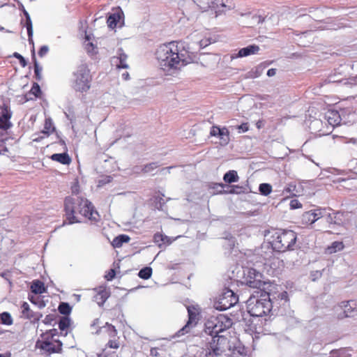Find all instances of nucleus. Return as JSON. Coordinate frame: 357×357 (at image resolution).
I'll use <instances>...</instances> for the list:
<instances>
[{
  "label": "nucleus",
  "mask_w": 357,
  "mask_h": 357,
  "mask_svg": "<svg viewBox=\"0 0 357 357\" xmlns=\"http://www.w3.org/2000/svg\"><path fill=\"white\" fill-rule=\"evenodd\" d=\"M156 56L161 68L170 74L192 61L183 44L174 41L160 45Z\"/></svg>",
  "instance_id": "f257e3e1"
},
{
  "label": "nucleus",
  "mask_w": 357,
  "mask_h": 357,
  "mask_svg": "<svg viewBox=\"0 0 357 357\" xmlns=\"http://www.w3.org/2000/svg\"><path fill=\"white\" fill-rule=\"evenodd\" d=\"M65 220L63 225L80 222L79 215L90 220H97L98 212L88 199L76 196L66 197L63 202Z\"/></svg>",
  "instance_id": "f03ea898"
},
{
  "label": "nucleus",
  "mask_w": 357,
  "mask_h": 357,
  "mask_svg": "<svg viewBox=\"0 0 357 357\" xmlns=\"http://www.w3.org/2000/svg\"><path fill=\"white\" fill-rule=\"evenodd\" d=\"M269 243L273 250L284 252L294 250L297 241L296 232L289 229H271L267 231Z\"/></svg>",
  "instance_id": "7ed1b4c3"
},
{
  "label": "nucleus",
  "mask_w": 357,
  "mask_h": 357,
  "mask_svg": "<svg viewBox=\"0 0 357 357\" xmlns=\"http://www.w3.org/2000/svg\"><path fill=\"white\" fill-rule=\"evenodd\" d=\"M271 294L263 292L260 296H252L247 301L248 313L252 317H263L268 314L272 309Z\"/></svg>",
  "instance_id": "20e7f679"
},
{
  "label": "nucleus",
  "mask_w": 357,
  "mask_h": 357,
  "mask_svg": "<svg viewBox=\"0 0 357 357\" xmlns=\"http://www.w3.org/2000/svg\"><path fill=\"white\" fill-rule=\"evenodd\" d=\"M230 347L229 339L224 335H214L206 338V344L202 351L210 357L221 356Z\"/></svg>",
  "instance_id": "39448f33"
},
{
  "label": "nucleus",
  "mask_w": 357,
  "mask_h": 357,
  "mask_svg": "<svg viewBox=\"0 0 357 357\" xmlns=\"http://www.w3.org/2000/svg\"><path fill=\"white\" fill-rule=\"evenodd\" d=\"M56 335V329L45 332L41 335V339L36 342L37 347L48 355L60 353L62 350L63 344L59 340L54 338Z\"/></svg>",
  "instance_id": "423d86ee"
},
{
  "label": "nucleus",
  "mask_w": 357,
  "mask_h": 357,
  "mask_svg": "<svg viewBox=\"0 0 357 357\" xmlns=\"http://www.w3.org/2000/svg\"><path fill=\"white\" fill-rule=\"evenodd\" d=\"M231 325L232 320L226 315L212 316L205 324L204 332L210 336L219 335V333L228 329Z\"/></svg>",
  "instance_id": "0eeeda50"
},
{
  "label": "nucleus",
  "mask_w": 357,
  "mask_h": 357,
  "mask_svg": "<svg viewBox=\"0 0 357 357\" xmlns=\"http://www.w3.org/2000/svg\"><path fill=\"white\" fill-rule=\"evenodd\" d=\"M74 89L77 91L82 93L88 91L92 81V76L88 66L86 63H82L78 66L76 71L74 73Z\"/></svg>",
  "instance_id": "6e6552de"
},
{
  "label": "nucleus",
  "mask_w": 357,
  "mask_h": 357,
  "mask_svg": "<svg viewBox=\"0 0 357 357\" xmlns=\"http://www.w3.org/2000/svg\"><path fill=\"white\" fill-rule=\"evenodd\" d=\"M238 301V297L233 291L225 289L215 303L214 307L218 310L224 311L234 306Z\"/></svg>",
  "instance_id": "1a4fd4ad"
},
{
  "label": "nucleus",
  "mask_w": 357,
  "mask_h": 357,
  "mask_svg": "<svg viewBox=\"0 0 357 357\" xmlns=\"http://www.w3.org/2000/svg\"><path fill=\"white\" fill-rule=\"evenodd\" d=\"M188 320L185 325L177 332L178 336L184 335L195 328L200 319L201 310L198 306L190 305L187 307Z\"/></svg>",
  "instance_id": "9d476101"
},
{
  "label": "nucleus",
  "mask_w": 357,
  "mask_h": 357,
  "mask_svg": "<svg viewBox=\"0 0 357 357\" xmlns=\"http://www.w3.org/2000/svg\"><path fill=\"white\" fill-rule=\"evenodd\" d=\"M337 319L353 317L357 314V303L356 301H342L335 307Z\"/></svg>",
  "instance_id": "9b49d317"
},
{
  "label": "nucleus",
  "mask_w": 357,
  "mask_h": 357,
  "mask_svg": "<svg viewBox=\"0 0 357 357\" xmlns=\"http://www.w3.org/2000/svg\"><path fill=\"white\" fill-rule=\"evenodd\" d=\"M206 3L208 4L209 8L214 10L216 16L233 8V3L228 0H206Z\"/></svg>",
  "instance_id": "f8f14e48"
},
{
  "label": "nucleus",
  "mask_w": 357,
  "mask_h": 357,
  "mask_svg": "<svg viewBox=\"0 0 357 357\" xmlns=\"http://www.w3.org/2000/svg\"><path fill=\"white\" fill-rule=\"evenodd\" d=\"M261 275L254 268H248L247 273L245 275V284L254 289H259L262 285L261 280Z\"/></svg>",
  "instance_id": "ddd939ff"
},
{
  "label": "nucleus",
  "mask_w": 357,
  "mask_h": 357,
  "mask_svg": "<svg viewBox=\"0 0 357 357\" xmlns=\"http://www.w3.org/2000/svg\"><path fill=\"white\" fill-rule=\"evenodd\" d=\"M21 317L24 319L30 320L33 323H36L42 317V314L33 312L28 303L23 302L21 305Z\"/></svg>",
  "instance_id": "4468645a"
},
{
  "label": "nucleus",
  "mask_w": 357,
  "mask_h": 357,
  "mask_svg": "<svg viewBox=\"0 0 357 357\" xmlns=\"http://www.w3.org/2000/svg\"><path fill=\"white\" fill-rule=\"evenodd\" d=\"M94 291L96 293L94 296V301L99 306H102L110 296L109 289L105 285H102L95 288Z\"/></svg>",
  "instance_id": "2eb2a0df"
},
{
  "label": "nucleus",
  "mask_w": 357,
  "mask_h": 357,
  "mask_svg": "<svg viewBox=\"0 0 357 357\" xmlns=\"http://www.w3.org/2000/svg\"><path fill=\"white\" fill-rule=\"evenodd\" d=\"M12 116L10 110L7 107H3L0 113V129L7 130L12 126L10 121Z\"/></svg>",
  "instance_id": "dca6fc26"
},
{
  "label": "nucleus",
  "mask_w": 357,
  "mask_h": 357,
  "mask_svg": "<svg viewBox=\"0 0 357 357\" xmlns=\"http://www.w3.org/2000/svg\"><path fill=\"white\" fill-rule=\"evenodd\" d=\"M112 340H109L108 342L107 343L105 348L103 349L98 355V357H116L115 352L109 353V351L107 350V348H111V349H117L119 348V337L116 336V337H112Z\"/></svg>",
  "instance_id": "f3484780"
},
{
  "label": "nucleus",
  "mask_w": 357,
  "mask_h": 357,
  "mask_svg": "<svg viewBox=\"0 0 357 357\" xmlns=\"http://www.w3.org/2000/svg\"><path fill=\"white\" fill-rule=\"evenodd\" d=\"M117 54L118 56L112 58L111 62L112 65L115 66L117 68H128V65L126 63L128 56L121 48L118 50Z\"/></svg>",
  "instance_id": "a211bd4d"
},
{
  "label": "nucleus",
  "mask_w": 357,
  "mask_h": 357,
  "mask_svg": "<svg viewBox=\"0 0 357 357\" xmlns=\"http://www.w3.org/2000/svg\"><path fill=\"white\" fill-rule=\"evenodd\" d=\"M322 217L320 210H312L304 213L302 220L307 225H312Z\"/></svg>",
  "instance_id": "6ab92c4d"
},
{
  "label": "nucleus",
  "mask_w": 357,
  "mask_h": 357,
  "mask_svg": "<svg viewBox=\"0 0 357 357\" xmlns=\"http://www.w3.org/2000/svg\"><path fill=\"white\" fill-rule=\"evenodd\" d=\"M259 50L260 48L258 45H250L246 47H243L239 50L236 56H233V58L245 57L252 54H255L259 52Z\"/></svg>",
  "instance_id": "aec40b11"
},
{
  "label": "nucleus",
  "mask_w": 357,
  "mask_h": 357,
  "mask_svg": "<svg viewBox=\"0 0 357 357\" xmlns=\"http://www.w3.org/2000/svg\"><path fill=\"white\" fill-rule=\"evenodd\" d=\"M174 241V239H172V238L159 232L153 235V241L158 244L159 248H162L164 245H169Z\"/></svg>",
  "instance_id": "412c9836"
},
{
  "label": "nucleus",
  "mask_w": 357,
  "mask_h": 357,
  "mask_svg": "<svg viewBox=\"0 0 357 357\" xmlns=\"http://www.w3.org/2000/svg\"><path fill=\"white\" fill-rule=\"evenodd\" d=\"M326 119L328 123L333 127L339 126L341 123V117L339 112L336 110L328 111L326 114Z\"/></svg>",
  "instance_id": "4be33fe9"
},
{
  "label": "nucleus",
  "mask_w": 357,
  "mask_h": 357,
  "mask_svg": "<svg viewBox=\"0 0 357 357\" xmlns=\"http://www.w3.org/2000/svg\"><path fill=\"white\" fill-rule=\"evenodd\" d=\"M50 159L53 161L66 165H70L72 161L71 158L67 153L52 154L50 156Z\"/></svg>",
  "instance_id": "5701e85b"
},
{
  "label": "nucleus",
  "mask_w": 357,
  "mask_h": 357,
  "mask_svg": "<svg viewBox=\"0 0 357 357\" xmlns=\"http://www.w3.org/2000/svg\"><path fill=\"white\" fill-rule=\"evenodd\" d=\"M344 248V245L342 241H334L331 245H328L326 250L325 253L327 255H332L337 252L341 251Z\"/></svg>",
  "instance_id": "b1692460"
},
{
  "label": "nucleus",
  "mask_w": 357,
  "mask_h": 357,
  "mask_svg": "<svg viewBox=\"0 0 357 357\" xmlns=\"http://www.w3.org/2000/svg\"><path fill=\"white\" fill-rule=\"evenodd\" d=\"M31 56L34 65V74L36 79L38 81H40L42 79V67L39 66L36 60L34 47H33L31 50Z\"/></svg>",
  "instance_id": "393cba45"
},
{
  "label": "nucleus",
  "mask_w": 357,
  "mask_h": 357,
  "mask_svg": "<svg viewBox=\"0 0 357 357\" xmlns=\"http://www.w3.org/2000/svg\"><path fill=\"white\" fill-rule=\"evenodd\" d=\"M31 291L36 294H41L46 291V288L43 282L38 280H33L31 286Z\"/></svg>",
  "instance_id": "a878e982"
},
{
  "label": "nucleus",
  "mask_w": 357,
  "mask_h": 357,
  "mask_svg": "<svg viewBox=\"0 0 357 357\" xmlns=\"http://www.w3.org/2000/svg\"><path fill=\"white\" fill-rule=\"evenodd\" d=\"M130 240V238L128 235L120 234L113 239L112 245L114 248H121L123 243H128Z\"/></svg>",
  "instance_id": "bb28decb"
},
{
  "label": "nucleus",
  "mask_w": 357,
  "mask_h": 357,
  "mask_svg": "<svg viewBox=\"0 0 357 357\" xmlns=\"http://www.w3.org/2000/svg\"><path fill=\"white\" fill-rule=\"evenodd\" d=\"M55 131L53 122L50 118H47L45 120L44 128L42 130V133L46 137H48Z\"/></svg>",
  "instance_id": "cd10ccee"
},
{
  "label": "nucleus",
  "mask_w": 357,
  "mask_h": 357,
  "mask_svg": "<svg viewBox=\"0 0 357 357\" xmlns=\"http://www.w3.org/2000/svg\"><path fill=\"white\" fill-rule=\"evenodd\" d=\"M238 178L239 177L237 174L236 171L235 170H229L226 174H225L223 176L224 181L227 183L237 182L238 181Z\"/></svg>",
  "instance_id": "c85d7f7f"
},
{
  "label": "nucleus",
  "mask_w": 357,
  "mask_h": 357,
  "mask_svg": "<svg viewBox=\"0 0 357 357\" xmlns=\"http://www.w3.org/2000/svg\"><path fill=\"white\" fill-rule=\"evenodd\" d=\"M120 20L119 13H113L110 15L107 20V25L111 29H114L116 27L117 24Z\"/></svg>",
  "instance_id": "c756f323"
},
{
  "label": "nucleus",
  "mask_w": 357,
  "mask_h": 357,
  "mask_svg": "<svg viewBox=\"0 0 357 357\" xmlns=\"http://www.w3.org/2000/svg\"><path fill=\"white\" fill-rule=\"evenodd\" d=\"M220 138V144L221 145H227L229 142V130L224 127L220 129V132L218 135Z\"/></svg>",
  "instance_id": "7c9ffc66"
},
{
  "label": "nucleus",
  "mask_w": 357,
  "mask_h": 357,
  "mask_svg": "<svg viewBox=\"0 0 357 357\" xmlns=\"http://www.w3.org/2000/svg\"><path fill=\"white\" fill-rule=\"evenodd\" d=\"M24 26H26L27 29L29 42L33 43V26L31 17H27V19L25 20Z\"/></svg>",
  "instance_id": "2f4dec72"
},
{
  "label": "nucleus",
  "mask_w": 357,
  "mask_h": 357,
  "mask_svg": "<svg viewBox=\"0 0 357 357\" xmlns=\"http://www.w3.org/2000/svg\"><path fill=\"white\" fill-rule=\"evenodd\" d=\"M58 310L61 314H63L65 315V317H67L70 314L72 311V307L68 303L62 302L59 304L58 307Z\"/></svg>",
  "instance_id": "473e14b6"
},
{
  "label": "nucleus",
  "mask_w": 357,
  "mask_h": 357,
  "mask_svg": "<svg viewBox=\"0 0 357 357\" xmlns=\"http://www.w3.org/2000/svg\"><path fill=\"white\" fill-rule=\"evenodd\" d=\"M152 273V268L151 267L146 266L139 271L138 276L142 279L148 280L151 277Z\"/></svg>",
  "instance_id": "72a5a7b5"
},
{
  "label": "nucleus",
  "mask_w": 357,
  "mask_h": 357,
  "mask_svg": "<svg viewBox=\"0 0 357 357\" xmlns=\"http://www.w3.org/2000/svg\"><path fill=\"white\" fill-rule=\"evenodd\" d=\"M1 323L4 325L10 326L13 320L10 313L4 312L0 314Z\"/></svg>",
  "instance_id": "f704fd0d"
},
{
  "label": "nucleus",
  "mask_w": 357,
  "mask_h": 357,
  "mask_svg": "<svg viewBox=\"0 0 357 357\" xmlns=\"http://www.w3.org/2000/svg\"><path fill=\"white\" fill-rule=\"evenodd\" d=\"M70 325V320L68 317H63L60 319L59 322V328L61 331L67 330Z\"/></svg>",
  "instance_id": "c9c22d12"
},
{
  "label": "nucleus",
  "mask_w": 357,
  "mask_h": 357,
  "mask_svg": "<svg viewBox=\"0 0 357 357\" xmlns=\"http://www.w3.org/2000/svg\"><path fill=\"white\" fill-rule=\"evenodd\" d=\"M160 165L157 162H151V163L145 165L143 167L142 172L144 174L151 173L153 171H154L155 169H156Z\"/></svg>",
  "instance_id": "e433bc0d"
},
{
  "label": "nucleus",
  "mask_w": 357,
  "mask_h": 357,
  "mask_svg": "<svg viewBox=\"0 0 357 357\" xmlns=\"http://www.w3.org/2000/svg\"><path fill=\"white\" fill-rule=\"evenodd\" d=\"M259 191L264 195H268L272 191V186L268 183H261L259 185Z\"/></svg>",
  "instance_id": "4c0bfd02"
},
{
  "label": "nucleus",
  "mask_w": 357,
  "mask_h": 357,
  "mask_svg": "<svg viewBox=\"0 0 357 357\" xmlns=\"http://www.w3.org/2000/svg\"><path fill=\"white\" fill-rule=\"evenodd\" d=\"M29 94L33 95L35 98H38L40 96V87L37 83H33L31 90L29 91Z\"/></svg>",
  "instance_id": "58836bf2"
},
{
  "label": "nucleus",
  "mask_w": 357,
  "mask_h": 357,
  "mask_svg": "<svg viewBox=\"0 0 357 357\" xmlns=\"http://www.w3.org/2000/svg\"><path fill=\"white\" fill-rule=\"evenodd\" d=\"M273 299H279L280 301H284L285 303L289 301V295L286 291H283L278 294L277 296L275 295H272Z\"/></svg>",
  "instance_id": "ea45409f"
},
{
  "label": "nucleus",
  "mask_w": 357,
  "mask_h": 357,
  "mask_svg": "<svg viewBox=\"0 0 357 357\" xmlns=\"http://www.w3.org/2000/svg\"><path fill=\"white\" fill-rule=\"evenodd\" d=\"M106 326H107L109 337H116L117 331H116L115 326L112 324H109L108 323L106 324Z\"/></svg>",
  "instance_id": "a19ab883"
},
{
  "label": "nucleus",
  "mask_w": 357,
  "mask_h": 357,
  "mask_svg": "<svg viewBox=\"0 0 357 357\" xmlns=\"http://www.w3.org/2000/svg\"><path fill=\"white\" fill-rule=\"evenodd\" d=\"M112 177L111 176H106L104 178H102V179H100L98 181V186L102 187L107 183H109L110 182H112Z\"/></svg>",
  "instance_id": "79ce46f5"
},
{
  "label": "nucleus",
  "mask_w": 357,
  "mask_h": 357,
  "mask_svg": "<svg viewBox=\"0 0 357 357\" xmlns=\"http://www.w3.org/2000/svg\"><path fill=\"white\" fill-rule=\"evenodd\" d=\"M115 275H116L115 270L113 268H111L105 274V278L108 281H111L115 278Z\"/></svg>",
  "instance_id": "37998d69"
},
{
  "label": "nucleus",
  "mask_w": 357,
  "mask_h": 357,
  "mask_svg": "<svg viewBox=\"0 0 357 357\" xmlns=\"http://www.w3.org/2000/svg\"><path fill=\"white\" fill-rule=\"evenodd\" d=\"M296 185L294 183H289L284 189V192L287 193H292L295 191Z\"/></svg>",
  "instance_id": "c03bdc74"
},
{
  "label": "nucleus",
  "mask_w": 357,
  "mask_h": 357,
  "mask_svg": "<svg viewBox=\"0 0 357 357\" xmlns=\"http://www.w3.org/2000/svg\"><path fill=\"white\" fill-rule=\"evenodd\" d=\"M14 56L19 60L20 63L22 67H24L26 66V61L25 59L21 54L15 52V53H14Z\"/></svg>",
  "instance_id": "a18cd8bd"
},
{
  "label": "nucleus",
  "mask_w": 357,
  "mask_h": 357,
  "mask_svg": "<svg viewBox=\"0 0 357 357\" xmlns=\"http://www.w3.org/2000/svg\"><path fill=\"white\" fill-rule=\"evenodd\" d=\"M237 129L238 130V132H247L249 130V125L248 123H243L237 126Z\"/></svg>",
  "instance_id": "49530a36"
},
{
  "label": "nucleus",
  "mask_w": 357,
  "mask_h": 357,
  "mask_svg": "<svg viewBox=\"0 0 357 357\" xmlns=\"http://www.w3.org/2000/svg\"><path fill=\"white\" fill-rule=\"evenodd\" d=\"M48 52H49V47L47 45H43L40 48L38 54L39 56L43 57L45 55H46Z\"/></svg>",
  "instance_id": "de8ad7c7"
},
{
  "label": "nucleus",
  "mask_w": 357,
  "mask_h": 357,
  "mask_svg": "<svg viewBox=\"0 0 357 357\" xmlns=\"http://www.w3.org/2000/svg\"><path fill=\"white\" fill-rule=\"evenodd\" d=\"M220 129L221 128L218 126H213L211 129L210 135L214 137L218 136L220 132Z\"/></svg>",
  "instance_id": "09e8293b"
},
{
  "label": "nucleus",
  "mask_w": 357,
  "mask_h": 357,
  "mask_svg": "<svg viewBox=\"0 0 357 357\" xmlns=\"http://www.w3.org/2000/svg\"><path fill=\"white\" fill-rule=\"evenodd\" d=\"M236 189L241 190L242 187H241V186H239L238 185H231V190L228 192V193H229V194L238 193L239 192L237 191Z\"/></svg>",
  "instance_id": "8fccbe9b"
},
{
  "label": "nucleus",
  "mask_w": 357,
  "mask_h": 357,
  "mask_svg": "<svg viewBox=\"0 0 357 357\" xmlns=\"http://www.w3.org/2000/svg\"><path fill=\"white\" fill-rule=\"evenodd\" d=\"M150 354L152 356H159L158 349L156 347L151 348L150 350Z\"/></svg>",
  "instance_id": "3c124183"
},
{
  "label": "nucleus",
  "mask_w": 357,
  "mask_h": 357,
  "mask_svg": "<svg viewBox=\"0 0 357 357\" xmlns=\"http://www.w3.org/2000/svg\"><path fill=\"white\" fill-rule=\"evenodd\" d=\"M211 43L210 41H208V40H201L199 41V44H200V46L201 47H206L207 45H208L209 44Z\"/></svg>",
  "instance_id": "603ef678"
},
{
  "label": "nucleus",
  "mask_w": 357,
  "mask_h": 357,
  "mask_svg": "<svg viewBox=\"0 0 357 357\" xmlns=\"http://www.w3.org/2000/svg\"><path fill=\"white\" fill-rule=\"evenodd\" d=\"M276 74V69L271 68L267 71V75L268 77L274 76Z\"/></svg>",
  "instance_id": "864d4df0"
},
{
  "label": "nucleus",
  "mask_w": 357,
  "mask_h": 357,
  "mask_svg": "<svg viewBox=\"0 0 357 357\" xmlns=\"http://www.w3.org/2000/svg\"><path fill=\"white\" fill-rule=\"evenodd\" d=\"M52 320V317H51V315H47L45 317V319L44 320V323L45 324H48V323H50V321Z\"/></svg>",
  "instance_id": "5fc2aeb1"
},
{
  "label": "nucleus",
  "mask_w": 357,
  "mask_h": 357,
  "mask_svg": "<svg viewBox=\"0 0 357 357\" xmlns=\"http://www.w3.org/2000/svg\"><path fill=\"white\" fill-rule=\"evenodd\" d=\"M122 77L125 80H128L129 79V73L128 72H126L122 74Z\"/></svg>",
  "instance_id": "6e6d98bb"
},
{
  "label": "nucleus",
  "mask_w": 357,
  "mask_h": 357,
  "mask_svg": "<svg viewBox=\"0 0 357 357\" xmlns=\"http://www.w3.org/2000/svg\"><path fill=\"white\" fill-rule=\"evenodd\" d=\"M86 48H87L88 52H90V48H91V49L94 48L93 44L92 43H88Z\"/></svg>",
  "instance_id": "4d7b16f0"
},
{
  "label": "nucleus",
  "mask_w": 357,
  "mask_h": 357,
  "mask_svg": "<svg viewBox=\"0 0 357 357\" xmlns=\"http://www.w3.org/2000/svg\"><path fill=\"white\" fill-rule=\"evenodd\" d=\"M346 352V350L345 349H341V350H339L338 351H335V352H333V354H339V355H341V354H343Z\"/></svg>",
  "instance_id": "13d9d810"
},
{
  "label": "nucleus",
  "mask_w": 357,
  "mask_h": 357,
  "mask_svg": "<svg viewBox=\"0 0 357 357\" xmlns=\"http://www.w3.org/2000/svg\"><path fill=\"white\" fill-rule=\"evenodd\" d=\"M24 14L26 17V19H27V17H30V16L26 10H24Z\"/></svg>",
  "instance_id": "bf43d9fd"
},
{
  "label": "nucleus",
  "mask_w": 357,
  "mask_h": 357,
  "mask_svg": "<svg viewBox=\"0 0 357 357\" xmlns=\"http://www.w3.org/2000/svg\"><path fill=\"white\" fill-rule=\"evenodd\" d=\"M43 137H38L33 139L34 142H40L41 139H43Z\"/></svg>",
  "instance_id": "052dcab7"
},
{
  "label": "nucleus",
  "mask_w": 357,
  "mask_h": 357,
  "mask_svg": "<svg viewBox=\"0 0 357 357\" xmlns=\"http://www.w3.org/2000/svg\"><path fill=\"white\" fill-rule=\"evenodd\" d=\"M215 185H217V186H220V187H221V188H224V187L225 186V185L224 184H222V183H215Z\"/></svg>",
  "instance_id": "680f3d73"
},
{
  "label": "nucleus",
  "mask_w": 357,
  "mask_h": 357,
  "mask_svg": "<svg viewBox=\"0 0 357 357\" xmlns=\"http://www.w3.org/2000/svg\"><path fill=\"white\" fill-rule=\"evenodd\" d=\"M29 301H30L31 303H36V302L33 301V296L29 297Z\"/></svg>",
  "instance_id": "e2e57ef3"
},
{
  "label": "nucleus",
  "mask_w": 357,
  "mask_h": 357,
  "mask_svg": "<svg viewBox=\"0 0 357 357\" xmlns=\"http://www.w3.org/2000/svg\"><path fill=\"white\" fill-rule=\"evenodd\" d=\"M0 357H5L3 354H0Z\"/></svg>",
  "instance_id": "0e129e2a"
}]
</instances>
